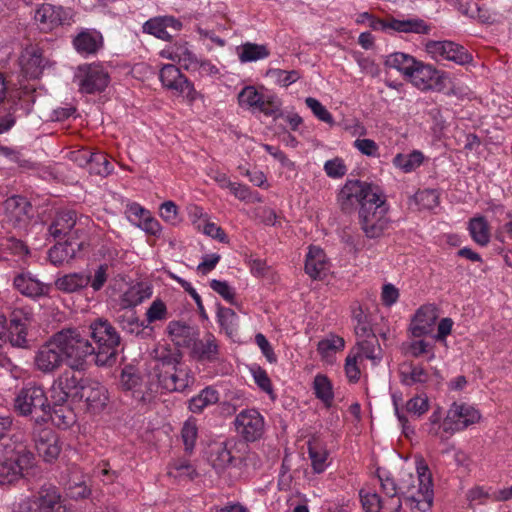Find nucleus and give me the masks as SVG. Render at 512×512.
I'll use <instances>...</instances> for the list:
<instances>
[{
    "mask_svg": "<svg viewBox=\"0 0 512 512\" xmlns=\"http://www.w3.org/2000/svg\"><path fill=\"white\" fill-rule=\"evenodd\" d=\"M400 383L407 387L417 386V389H425L431 381V375L420 364L403 363L399 370Z\"/></svg>",
    "mask_w": 512,
    "mask_h": 512,
    "instance_id": "nucleus-24",
    "label": "nucleus"
},
{
    "mask_svg": "<svg viewBox=\"0 0 512 512\" xmlns=\"http://www.w3.org/2000/svg\"><path fill=\"white\" fill-rule=\"evenodd\" d=\"M89 334L95 345L96 365L112 366L116 363L121 337L116 328L104 318H97L89 325Z\"/></svg>",
    "mask_w": 512,
    "mask_h": 512,
    "instance_id": "nucleus-3",
    "label": "nucleus"
},
{
    "mask_svg": "<svg viewBox=\"0 0 512 512\" xmlns=\"http://www.w3.org/2000/svg\"><path fill=\"white\" fill-rule=\"evenodd\" d=\"M76 51L82 55L95 54L103 45L102 35L95 30H82L73 39Z\"/></svg>",
    "mask_w": 512,
    "mask_h": 512,
    "instance_id": "nucleus-32",
    "label": "nucleus"
},
{
    "mask_svg": "<svg viewBox=\"0 0 512 512\" xmlns=\"http://www.w3.org/2000/svg\"><path fill=\"white\" fill-rule=\"evenodd\" d=\"M143 31L165 41H170L172 38L161 17L146 21L143 25Z\"/></svg>",
    "mask_w": 512,
    "mask_h": 512,
    "instance_id": "nucleus-55",
    "label": "nucleus"
},
{
    "mask_svg": "<svg viewBox=\"0 0 512 512\" xmlns=\"http://www.w3.org/2000/svg\"><path fill=\"white\" fill-rule=\"evenodd\" d=\"M324 171L331 178H341L346 174L347 168L344 161L336 157L325 162Z\"/></svg>",
    "mask_w": 512,
    "mask_h": 512,
    "instance_id": "nucleus-64",
    "label": "nucleus"
},
{
    "mask_svg": "<svg viewBox=\"0 0 512 512\" xmlns=\"http://www.w3.org/2000/svg\"><path fill=\"white\" fill-rule=\"evenodd\" d=\"M13 407L20 416L43 415L49 411V398L42 386L28 383L16 394Z\"/></svg>",
    "mask_w": 512,
    "mask_h": 512,
    "instance_id": "nucleus-6",
    "label": "nucleus"
},
{
    "mask_svg": "<svg viewBox=\"0 0 512 512\" xmlns=\"http://www.w3.org/2000/svg\"><path fill=\"white\" fill-rule=\"evenodd\" d=\"M6 217L13 226H19L30 218L31 203L22 196L14 195L4 201Z\"/></svg>",
    "mask_w": 512,
    "mask_h": 512,
    "instance_id": "nucleus-27",
    "label": "nucleus"
},
{
    "mask_svg": "<svg viewBox=\"0 0 512 512\" xmlns=\"http://www.w3.org/2000/svg\"><path fill=\"white\" fill-rule=\"evenodd\" d=\"M424 161V155L419 150L408 154L398 153L393 158V165L404 173H411L419 168Z\"/></svg>",
    "mask_w": 512,
    "mask_h": 512,
    "instance_id": "nucleus-38",
    "label": "nucleus"
},
{
    "mask_svg": "<svg viewBox=\"0 0 512 512\" xmlns=\"http://www.w3.org/2000/svg\"><path fill=\"white\" fill-rule=\"evenodd\" d=\"M81 400L85 401L88 410L98 413L107 405V389L98 381L88 378L77 401Z\"/></svg>",
    "mask_w": 512,
    "mask_h": 512,
    "instance_id": "nucleus-21",
    "label": "nucleus"
},
{
    "mask_svg": "<svg viewBox=\"0 0 512 512\" xmlns=\"http://www.w3.org/2000/svg\"><path fill=\"white\" fill-rule=\"evenodd\" d=\"M426 51L436 60H449L459 65L472 61V55L461 45L452 41H428Z\"/></svg>",
    "mask_w": 512,
    "mask_h": 512,
    "instance_id": "nucleus-15",
    "label": "nucleus"
},
{
    "mask_svg": "<svg viewBox=\"0 0 512 512\" xmlns=\"http://www.w3.org/2000/svg\"><path fill=\"white\" fill-rule=\"evenodd\" d=\"M198 435V427L196 420L189 418L184 422L181 429V437L185 446V451L191 453L195 447L196 439Z\"/></svg>",
    "mask_w": 512,
    "mask_h": 512,
    "instance_id": "nucleus-53",
    "label": "nucleus"
},
{
    "mask_svg": "<svg viewBox=\"0 0 512 512\" xmlns=\"http://www.w3.org/2000/svg\"><path fill=\"white\" fill-rule=\"evenodd\" d=\"M417 62L418 61L414 57L408 54L396 52L387 57L385 65L400 71L408 78Z\"/></svg>",
    "mask_w": 512,
    "mask_h": 512,
    "instance_id": "nucleus-43",
    "label": "nucleus"
},
{
    "mask_svg": "<svg viewBox=\"0 0 512 512\" xmlns=\"http://www.w3.org/2000/svg\"><path fill=\"white\" fill-rule=\"evenodd\" d=\"M267 75L275 79L276 83L283 87H288L301 78L298 70L286 71L278 68L269 69Z\"/></svg>",
    "mask_w": 512,
    "mask_h": 512,
    "instance_id": "nucleus-57",
    "label": "nucleus"
},
{
    "mask_svg": "<svg viewBox=\"0 0 512 512\" xmlns=\"http://www.w3.org/2000/svg\"><path fill=\"white\" fill-rule=\"evenodd\" d=\"M167 59L177 61L182 64L186 69L196 68L198 66V60L196 55L188 48L187 42L175 43L171 46V52Z\"/></svg>",
    "mask_w": 512,
    "mask_h": 512,
    "instance_id": "nucleus-37",
    "label": "nucleus"
},
{
    "mask_svg": "<svg viewBox=\"0 0 512 512\" xmlns=\"http://www.w3.org/2000/svg\"><path fill=\"white\" fill-rule=\"evenodd\" d=\"M46 61L40 48H33L27 51V57L23 56L22 70L29 78L37 79L45 68Z\"/></svg>",
    "mask_w": 512,
    "mask_h": 512,
    "instance_id": "nucleus-35",
    "label": "nucleus"
},
{
    "mask_svg": "<svg viewBox=\"0 0 512 512\" xmlns=\"http://www.w3.org/2000/svg\"><path fill=\"white\" fill-rule=\"evenodd\" d=\"M76 77L79 79V90L86 94L104 91L110 81L108 72L99 65L79 67V73Z\"/></svg>",
    "mask_w": 512,
    "mask_h": 512,
    "instance_id": "nucleus-16",
    "label": "nucleus"
},
{
    "mask_svg": "<svg viewBox=\"0 0 512 512\" xmlns=\"http://www.w3.org/2000/svg\"><path fill=\"white\" fill-rule=\"evenodd\" d=\"M35 447L39 456L46 462L57 459L61 451L58 439L50 429L42 430L39 438L35 440Z\"/></svg>",
    "mask_w": 512,
    "mask_h": 512,
    "instance_id": "nucleus-33",
    "label": "nucleus"
},
{
    "mask_svg": "<svg viewBox=\"0 0 512 512\" xmlns=\"http://www.w3.org/2000/svg\"><path fill=\"white\" fill-rule=\"evenodd\" d=\"M55 335L71 369H82L88 357H93L96 363L93 344L78 329H63Z\"/></svg>",
    "mask_w": 512,
    "mask_h": 512,
    "instance_id": "nucleus-4",
    "label": "nucleus"
},
{
    "mask_svg": "<svg viewBox=\"0 0 512 512\" xmlns=\"http://www.w3.org/2000/svg\"><path fill=\"white\" fill-rule=\"evenodd\" d=\"M190 348L192 357L198 361L215 362L219 360V345L211 333L206 334L203 339L197 337Z\"/></svg>",
    "mask_w": 512,
    "mask_h": 512,
    "instance_id": "nucleus-28",
    "label": "nucleus"
},
{
    "mask_svg": "<svg viewBox=\"0 0 512 512\" xmlns=\"http://www.w3.org/2000/svg\"><path fill=\"white\" fill-rule=\"evenodd\" d=\"M481 414L473 406L454 402L447 411L442 423L443 431L448 435L463 431L480 421Z\"/></svg>",
    "mask_w": 512,
    "mask_h": 512,
    "instance_id": "nucleus-8",
    "label": "nucleus"
},
{
    "mask_svg": "<svg viewBox=\"0 0 512 512\" xmlns=\"http://www.w3.org/2000/svg\"><path fill=\"white\" fill-rule=\"evenodd\" d=\"M234 446L235 442L233 440H227L215 443L211 447L209 459L215 469H225L237 460V457L233 454Z\"/></svg>",
    "mask_w": 512,
    "mask_h": 512,
    "instance_id": "nucleus-30",
    "label": "nucleus"
},
{
    "mask_svg": "<svg viewBox=\"0 0 512 512\" xmlns=\"http://www.w3.org/2000/svg\"><path fill=\"white\" fill-rule=\"evenodd\" d=\"M120 385L124 391L131 392L139 403L148 404L155 397V385L133 364H126L122 368Z\"/></svg>",
    "mask_w": 512,
    "mask_h": 512,
    "instance_id": "nucleus-5",
    "label": "nucleus"
},
{
    "mask_svg": "<svg viewBox=\"0 0 512 512\" xmlns=\"http://www.w3.org/2000/svg\"><path fill=\"white\" fill-rule=\"evenodd\" d=\"M234 424L237 433L247 442L258 440L264 432V419L255 409L241 411Z\"/></svg>",
    "mask_w": 512,
    "mask_h": 512,
    "instance_id": "nucleus-18",
    "label": "nucleus"
},
{
    "mask_svg": "<svg viewBox=\"0 0 512 512\" xmlns=\"http://www.w3.org/2000/svg\"><path fill=\"white\" fill-rule=\"evenodd\" d=\"M313 388L315 396L321 400L326 407H331L334 400L332 383L326 375L317 374L314 378Z\"/></svg>",
    "mask_w": 512,
    "mask_h": 512,
    "instance_id": "nucleus-44",
    "label": "nucleus"
},
{
    "mask_svg": "<svg viewBox=\"0 0 512 512\" xmlns=\"http://www.w3.org/2000/svg\"><path fill=\"white\" fill-rule=\"evenodd\" d=\"M49 419L59 428L67 429L71 427L76 422V414L69 400L58 402L51 399L48 413L39 415L36 422H47Z\"/></svg>",
    "mask_w": 512,
    "mask_h": 512,
    "instance_id": "nucleus-20",
    "label": "nucleus"
},
{
    "mask_svg": "<svg viewBox=\"0 0 512 512\" xmlns=\"http://www.w3.org/2000/svg\"><path fill=\"white\" fill-rule=\"evenodd\" d=\"M360 501L366 512H380L382 498L376 493L361 489L359 492Z\"/></svg>",
    "mask_w": 512,
    "mask_h": 512,
    "instance_id": "nucleus-59",
    "label": "nucleus"
},
{
    "mask_svg": "<svg viewBox=\"0 0 512 512\" xmlns=\"http://www.w3.org/2000/svg\"><path fill=\"white\" fill-rule=\"evenodd\" d=\"M34 19L41 31L50 32L59 26L70 24L72 15L70 10L62 6L44 3L35 11Z\"/></svg>",
    "mask_w": 512,
    "mask_h": 512,
    "instance_id": "nucleus-14",
    "label": "nucleus"
},
{
    "mask_svg": "<svg viewBox=\"0 0 512 512\" xmlns=\"http://www.w3.org/2000/svg\"><path fill=\"white\" fill-rule=\"evenodd\" d=\"M153 288L148 282H136L131 285L120 297L123 308H134L152 296Z\"/></svg>",
    "mask_w": 512,
    "mask_h": 512,
    "instance_id": "nucleus-29",
    "label": "nucleus"
},
{
    "mask_svg": "<svg viewBox=\"0 0 512 512\" xmlns=\"http://www.w3.org/2000/svg\"><path fill=\"white\" fill-rule=\"evenodd\" d=\"M238 56L241 63H247L267 58L269 50L265 45H259L251 42H246L237 48Z\"/></svg>",
    "mask_w": 512,
    "mask_h": 512,
    "instance_id": "nucleus-42",
    "label": "nucleus"
},
{
    "mask_svg": "<svg viewBox=\"0 0 512 512\" xmlns=\"http://www.w3.org/2000/svg\"><path fill=\"white\" fill-rule=\"evenodd\" d=\"M329 269L324 251L318 247H310L305 261V272L314 280L322 279Z\"/></svg>",
    "mask_w": 512,
    "mask_h": 512,
    "instance_id": "nucleus-31",
    "label": "nucleus"
},
{
    "mask_svg": "<svg viewBox=\"0 0 512 512\" xmlns=\"http://www.w3.org/2000/svg\"><path fill=\"white\" fill-rule=\"evenodd\" d=\"M168 309L166 304L159 298L155 299L147 308L145 313V323L148 324V329L153 331L150 326L156 321H163L168 318Z\"/></svg>",
    "mask_w": 512,
    "mask_h": 512,
    "instance_id": "nucleus-48",
    "label": "nucleus"
},
{
    "mask_svg": "<svg viewBox=\"0 0 512 512\" xmlns=\"http://www.w3.org/2000/svg\"><path fill=\"white\" fill-rule=\"evenodd\" d=\"M408 79L421 91L441 90L444 87L445 76L432 65L418 61Z\"/></svg>",
    "mask_w": 512,
    "mask_h": 512,
    "instance_id": "nucleus-13",
    "label": "nucleus"
},
{
    "mask_svg": "<svg viewBox=\"0 0 512 512\" xmlns=\"http://www.w3.org/2000/svg\"><path fill=\"white\" fill-rule=\"evenodd\" d=\"M217 319L220 326L225 329L226 333L231 335L235 331L237 315L231 308L218 306Z\"/></svg>",
    "mask_w": 512,
    "mask_h": 512,
    "instance_id": "nucleus-58",
    "label": "nucleus"
},
{
    "mask_svg": "<svg viewBox=\"0 0 512 512\" xmlns=\"http://www.w3.org/2000/svg\"><path fill=\"white\" fill-rule=\"evenodd\" d=\"M419 487L416 494H407L405 499L412 512H431L433 482L430 470L424 461L417 465Z\"/></svg>",
    "mask_w": 512,
    "mask_h": 512,
    "instance_id": "nucleus-7",
    "label": "nucleus"
},
{
    "mask_svg": "<svg viewBox=\"0 0 512 512\" xmlns=\"http://www.w3.org/2000/svg\"><path fill=\"white\" fill-rule=\"evenodd\" d=\"M339 197L343 209H346L348 204H359V223L367 238H379L388 229L389 207L385 195L378 186L366 181L348 180L342 187Z\"/></svg>",
    "mask_w": 512,
    "mask_h": 512,
    "instance_id": "nucleus-1",
    "label": "nucleus"
},
{
    "mask_svg": "<svg viewBox=\"0 0 512 512\" xmlns=\"http://www.w3.org/2000/svg\"><path fill=\"white\" fill-rule=\"evenodd\" d=\"M64 360L63 350L54 334L35 353L34 365L38 371L44 374H51L62 366Z\"/></svg>",
    "mask_w": 512,
    "mask_h": 512,
    "instance_id": "nucleus-11",
    "label": "nucleus"
},
{
    "mask_svg": "<svg viewBox=\"0 0 512 512\" xmlns=\"http://www.w3.org/2000/svg\"><path fill=\"white\" fill-rule=\"evenodd\" d=\"M82 217L77 218V213L73 210H62L59 211L52 223L49 225L48 233L53 238H64L71 239L73 237L76 241L80 239V233L82 229Z\"/></svg>",
    "mask_w": 512,
    "mask_h": 512,
    "instance_id": "nucleus-12",
    "label": "nucleus"
},
{
    "mask_svg": "<svg viewBox=\"0 0 512 512\" xmlns=\"http://www.w3.org/2000/svg\"><path fill=\"white\" fill-rule=\"evenodd\" d=\"M158 386L166 392H184L193 385L195 378L191 370L180 364L172 370L159 373L156 377Z\"/></svg>",
    "mask_w": 512,
    "mask_h": 512,
    "instance_id": "nucleus-17",
    "label": "nucleus"
},
{
    "mask_svg": "<svg viewBox=\"0 0 512 512\" xmlns=\"http://www.w3.org/2000/svg\"><path fill=\"white\" fill-rule=\"evenodd\" d=\"M305 103L319 120L329 125L334 124V119L331 113L317 99L313 97H307L305 99Z\"/></svg>",
    "mask_w": 512,
    "mask_h": 512,
    "instance_id": "nucleus-62",
    "label": "nucleus"
},
{
    "mask_svg": "<svg viewBox=\"0 0 512 512\" xmlns=\"http://www.w3.org/2000/svg\"><path fill=\"white\" fill-rule=\"evenodd\" d=\"M183 354L178 348L169 345H162L153 350V372L155 377L159 373L169 371L182 364Z\"/></svg>",
    "mask_w": 512,
    "mask_h": 512,
    "instance_id": "nucleus-23",
    "label": "nucleus"
},
{
    "mask_svg": "<svg viewBox=\"0 0 512 512\" xmlns=\"http://www.w3.org/2000/svg\"><path fill=\"white\" fill-rule=\"evenodd\" d=\"M389 29L404 33L428 34L429 25L422 19L397 20L392 19L388 22Z\"/></svg>",
    "mask_w": 512,
    "mask_h": 512,
    "instance_id": "nucleus-41",
    "label": "nucleus"
},
{
    "mask_svg": "<svg viewBox=\"0 0 512 512\" xmlns=\"http://www.w3.org/2000/svg\"><path fill=\"white\" fill-rule=\"evenodd\" d=\"M33 321V313L28 308H15L9 317V323L17 329L23 327L28 329V326Z\"/></svg>",
    "mask_w": 512,
    "mask_h": 512,
    "instance_id": "nucleus-60",
    "label": "nucleus"
},
{
    "mask_svg": "<svg viewBox=\"0 0 512 512\" xmlns=\"http://www.w3.org/2000/svg\"><path fill=\"white\" fill-rule=\"evenodd\" d=\"M468 229L474 242L480 246H486L490 242L489 226L484 217L472 218Z\"/></svg>",
    "mask_w": 512,
    "mask_h": 512,
    "instance_id": "nucleus-46",
    "label": "nucleus"
},
{
    "mask_svg": "<svg viewBox=\"0 0 512 512\" xmlns=\"http://www.w3.org/2000/svg\"><path fill=\"white\" fill-rule=\"evenodd\" d=\"M87 379L72 370L64 371L53 382L50 389V399L63 402L71 398L77 401Z\"/></svg>",
    "mask_w": 512,
    "mask_h": 512,
    "instance_id": "nucleus-10",
    "label": "nucleus"
},
{
    "mask_svg": "<svg viewBox=\"0 0 512 512\" xmlns=\"http://www.w3.org/2000/svg\"><path fill=\"white\" fill-rule=\"evenodd\" d=\"M415 200L420 208L432 209L439 204V194L436 190L425 189L415 194Z\"/></svg>",
    "mask_w": 512,
    "mask_h": 512,
    "instance_id": "nucleus-61",
    "label": "nucleus"
},
{
    "mask_svg": "<svg viewBox=\"0 0 512 512\" xmlns=\"http://www.w3.org/2000/svg\"><path fill=\"white\" fill-rule=\"evenodd\" d=\"M166 333L177 348H190L199 337V330L185 321L172 320L167 324Z\"/></svg>",
    "mask_w": 512,
    "mask_h": 512,
    "instance_id": "nucleus-22",
    "label": "nucleus"
},
{
    "mask_svg": "<svg viewBox=\"0 0 512 512\" xmlns=\"http://www.w3.org/2000/svg\"><path fill=\"white\" fill-rule=\"evenodd\" d=\"M117 322L125 333L140 336L148 329V324L141 321L136 312H127L117 318Z\"/></svg>",
    "mask_w": 512,
    "mask_h": 512,
    "instance_id": "nucleus-40",
    "label": "nucleus"
},
{
    "mask_svg": "<svg viewBox=\"0 0 512 512\" xmlns=\"http://www.w3.org/2000/svg\"><path fill=\"white\" fill-rule=\"evenodd\" d=\"M438 318V311L434 305L421 306L414 315L410 324V331L414 337H422L432 330Z\"/></svg>",
    "mask_w": 512,
    "mask_h": 512,
    "instance_id": "nucleus-26",
    "label": "nucleus"
},
{
    "mask_svg": "<svg viewBox=\"0 0 512 512\" xmlns=\"http://www.w3.org/2000/svg\"><path fill=\"white\" fill-rule=\"evenodd\" d=\"M10 343L13 347L27 348V329L23 327H15L9 323L6 326V343Z\"/></svg>",
    "mask_w": 512,
    "mask_h": 512,
    "instance_id": "nucleus-56",
    "label": "nucleus"
},
{
    "mask_svg": "<svg viewBox=\"0 0 512 512\" xmlns=\"http://www.w3.org/2000/svg\"><path fill=\"white\" fill-rule=\"evenodd\" d=\"M381 488L386 496H404L409 494V486L398 484L397 480L390 474H378Z\"/></svg>",
    "mask_w": 512,
    "mask_h": 512,
    "instance_id": "nucleus-51",
    "label": "nucleus"
},
{
    "mask_svg": "<svg viewBox=\"0 0 512 512\" xmlns=\"http://www.w3.org/2000/svg\"><path fill=\"white\" fill-rule=\"evenodd\" d=\"M345 347V341L342 337L329 334L326 338L320 340L317 344V351L323 357H328L331 353L341 351Z\"/></svg>",
    "mask_w": 512,
    "mask_h": 512,
    "instance_id": "nucleus-49",
    "label": "nucleus"
},
{
    "mask_svg": "<svg viewBox=\"0 0 512 512\" xmlns=\"http://www.w3.org/2000/svg\"><path fill=\"white\" fill-rule=\"evenodd\" d=\"M406 411L416 417H420L429 410V400L427 396H414L406 403Z\"/></svg>",
    "mask_w": 512,
    "mask_h": 512,
    "instance_id": "nucleus-63",
    "label": "nucleus"
},
{
    "mask_svg": "<svg viewBox=\"0 0 512 512\" xmlns=\"http://www.w3.org/2000/svg\"><path fill=\"white\" fill-rule=\"evenodd\" d=\"M40 512H55L61 508L60 494L53 485H44L33 495Z\"/></svg>",
    "mask_w": 512,
    "mask_h": 512,
    "instance_id": "nucleus-34",
    "label": "nucleus"
},
{
    "mask_svg": "<svg viewBox=\"0 0 512 512\" xmlns=\"http://www.w3.org/2000/svg\"><path fill=\"white\" fill-rule=\"evenodd\" d=\"M113 171V166L107 156L102 152H95L90 159V174L107 177Z\"/></svg>",
    "mask_w": 512,
    "mask_h": 512,
    "instance_id": "nucleus-50",
    "label": "nucleus"
},
{
    "mask_svg": "<svg viewBox=\"0 0 512 512\" xmlns=\"http://www.w3.org/2000/svg\"><path fill=\"white\" fill-rule=\"evenodd\" d=\"M219 393L212 387H206L189 400L188 408L193 413H201L207 406L217 403Z\"/></svg>",
    "mask_w": 512,
    "mask_h": 512,
    "instance_id": "nucleus-39",
    "label": "nucleus"
},
{
    "mask_svg": "<svg viewBox=\"0 0 512 512\" xmlns=\"http://www.w3.org/2000/svg\"><path fill=\"white\" fill-rule=\"evenodd\" d=\"M352 319L355 322L354 330L357 337H367L374 332L369 316L364 312L361 306L353 308Z\"/></svg>",
    "mask_w": 512,
    "mask_h": 512,
    "instance_id": "nucleus-47",
    "label": "nucleus"
},
{
    "mask_svg": "<svg viewBox=\"0 0 512 512\" xmlns=\"http://www.w3.org/2000/svg\"><path fill=\"white\" fill-rule=\"evenodd\" d=\"M308 453L314 472L318 474L322 473L326 469L328 452L325 449H320L316 444L309 442Z\"/></svg>",
    "mask_w": 512,
    "mask_h": 512,
    "instance_id": "nucleus-54",
    "label": "nucleus"
},
{
    "mask_svg": "<svg viewBox=\"0 0 512 512\" xmlns=\"http://www.w3.org/2000/svg\"><path fill=\"white\" fill-rule=\"evenodd\" d=\"M90 275L83 273L66 274L55 281V287L65 293H73L87 287Z\"/></svg>",
    "mask_w": 512,
    "mask_h": 512,
    "instance_id": "nucleus-36",
    "label": "nucleus"
},
{
    "mask_svg": "<svg viewBox=\"0 0 512 512\" xmlns=\"http://www.w3.org/2000/svg\"><path fill=\"white\" fill-rule=\"evenodd\" d=\"M262 98L263 95L255 87L246 86L238 94V103L241 107L256 109L258 105H262Z\"/></svg>",
    "mask_w": 512,
    "mask_h": 512,
    "instance_id": "nucleus-52",
    "label": "nucleus"
},
{
    "mask_svg": "<svg viewBox=\"0 0 512 512\" xmlns=\"http://www.w3.org/2000/svg\"><path fill=\"white\" fill-rule=\"evenodd\" d=\"M36 458L22 441H7L0 448V485L10 486L32 474Z\"/></svg>",
    "mask_w": 512,
    "mask_h": 512,
    "instance_id": "nucleus-2",
    "label": "nucleus"
},
{
    "mask_svg": "<svg viewBox=\"0 0 512 512\" xmlns=\"http://www.w3.org/2000/svg\"><path fill=\"white\" fill-rule=\"evenodd\" d=\"M83 247L82 241H76L73 237L64 242H58L48 251L50 263L56 267L63 266L75 258L76 253Z\"/></svg>",
    "mask_w": 512,
    "mask_h": 512,
    "instance_id": "nucleus-25",
    "label": "nucleus"
},
{
    "mask_svg": "<svg viewBox=\"0 0 512 512\" xmlns=\"http://www.w3.org/2000/svg\"><path fill=\"white\" fill-rule=\"evenodd\" d=\"M159 79L165 88L175 91L189 103L195 102L199 97L194 84L174 64L163 65L160 69Z\"/></svg>",
    "mask_w": 512,
    "mask_h": 512,
    "instance_id": "nucleus-9",
    "label": "nucleus"
},
{
    "mask_svg": "<svg viewBox=\"0 0 512 512\" xmlns=\"http://www.w3.org/2000/svg\"><path fill=\"white\" fill-rule=\"evenodd\" d=\"M13 288L21 295L37 300L41 297L47 296L50 291V286L36 278L29 271H22L14 276Z\"/></svg>",
    "mask_w": 512,
    "mask_h": 512,
    "instance_id": "nucleus-19",
    "label": "nucleus"
},
{
    "mask_svg": "<svg viewBox=\"0 0 512 512\" xmlns=\"http://www.w3.org/2000/svg\"><path fill=\"white\" fill-rule=\"evenodd\" d=\"M357 349L358 352L355 354L358 357L364 356L367 359L370 360H376L380 359V346L378 343V339L373 332L371 335H368L367 337H357Z\"/></svg>",
    "mask_w": 512,
    "mask_h": 512,
    "instance_id": "nucleus-45",
    "label": "nucleus"
}]
</instances>
